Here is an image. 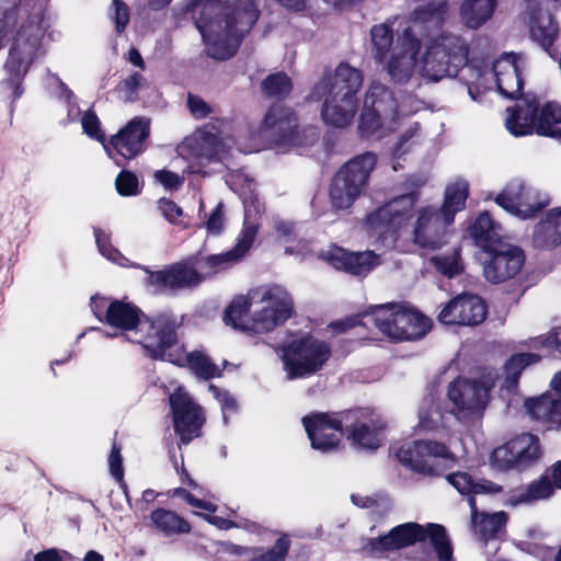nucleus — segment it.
<instances>
[{
  "label": "nucleus",
  "instance_id": "f257e3e1",
  "mask_svg": "<svg viewBox=\"0 0 561 561\" xmlns=\"http://www.w3.org/2000/svg\"><path fill=\"white\" fill-rule=\"evenodd\" d=\"M190 11L201 32L209 57H232L244 35L259 19L255 0H191Z\"/></svg>",
  "mask_w": 561,
  "mask_h": 561
},
{
  "label": "nucleus",
  "instance_id": "f03ea898",
  "mask_svg": "<svg viewBox=\"0 0 561 561\" xmlns=\"http://www.w3.org/2000/svg\"><path fill=\"white\" fill-rule=\"evenodd\" d=\"M45 0H0V49L5 38H12L4 68L8 81L14 87V96L22 94L18 82L25 76L39 48L43 31L41 21Z\"/></svg>",
  "mask_w": 561,
  "mask_h": 561
},
{
  "label": "nucleus",
  "instance_id": "7ed1b4c3",
  "mask_svg": "<svg viewBox=\"0 0 561 561\" xmlns=\"http://www.w3.org/2000/svg\"><path fill=\"white\" fill-rule=\"evenodd\" d=\"M293 308V299L284 287L263 286L245 297L234 298L225 311L224 321L242 331L266 333L283 324Z\"/></svg>",
  "mask_w": 561,
  "mask_h": 561
},
{
  "label": "nucleus",
  "instance_id": "20e7f679",
  "mask_svg": "<svg viewBox=\"0 0 561 561\" xmlns=\"http://www.w3.org/2000/svg\"><path fill=\"white\" fill-rule=\"evenodd\" d=\"M106 323L122 333H131L129 340L142 344L151 357L173 362L169 352L176 337L173 317L160 314L150 320L136 306L114 300L106 308Z\"/></svg>",
  "mask_w": 561,
  "mask_h": 561
},
{
  "label": "nucleus",
  "instance_id": "39448f33",
  "mask_svg": "<svg viewBox=\"0 0 561 561\" xmlns=\"http://www.w3.org/2000/svg\"><path fill=\"white\" fill-rule=\"evenodd\" d=\"M422 103L412 95L401 101L385 84L373 81L367 88L359 116L358 129L364 136L381 137L394 129L400 116L420 111Z\"/></svg>",
  "mask_w": 561,
  "mask_h": 561
},
{
  "label": "nucleus",
  "instance_id": "423d86ee",
  "mask_svg": "<svg viewBox=\"0 0 561 561\" xmlns=\"http://www.w3.org/2000/svg\"><path fill=\"white\" fill-rule=\"evenodd\" d=\"M363 320L370 321L392 341H416L431 330V320L405 302L371 306Z\"/></svg>",
  "mask_w": 561,
  "mask_h": 561
},
{
  "label": "nucleus",
  "instance_id": "0eeeda50",
  "mask_svg": "<svg viewBox=\"0 0 561 561\" xmlns=\"http://www.w3.org/2000/svg\"><path fill=\"white\" fill-rule=\"evenodd\" d=\"M254 188L255 183L249 181V195L243 197L244 224L237 244L225 253L202 256L196 260L195 270L202 280L238 264L251 249L259 230L257 217L264 211V205L260 203L254 194Z\"/></svg>",
  "mask_w": 561,
  "mask_h": 561
},
{
  "label": "nucleus",
  "instance_id": "6e6552de",
  "mask_svg": "<svg viewBox=\"0 0 561 561\" xmlns=\"http://www.w3.org/2000/svg\"><path fill=\"white\" fill-rule=\"evenodd\" d=\"M430 539L437 552L439 561H451L453 549L446 529L438 524L422 526L416 523H405L393 527L388 534L373 538L366 545V549L374 554L396 551L416 542Z\"/></svg>",
  "mask_w": 561,
  "mask_h": 561
},
{
  "label": "nucleus",
  "instance_id": "1a4fd4ad",
  "mask_svg": "<svg viewBox=\"0 0 561 561\" xmlns=\"http://www.w3.org/2000/svg\"><path fill=\"white\" fill-rule=\"evenodd\" d=\"M506 129L515 137L538 135L561 138V106L548 102L539 107L538 101L525 98L513 108H507Z\"/></svg>",
  "mask_w": 561,
  "mask_h": 561
},
{
  "label": "nucleus",
  "instance_id": "9d476101",
  "mask_svg": "<svg viewBox=\"0 0 561 561\" xmlns=\"http://www.w3.org/2000/svg\"><path fill=\"white\" fill-rule=\"evenodd\" d=\"M377 157L373 152L358 154L345 163L333 179L330 203L335 210H348L365 191Z\"/></svg>",
  "mask_w": 561,
  "mask_h": 561
},
{
  "label": "nucleus",
  "instance_id": "9b49d317",
  "mask_svg": "<svg viewBox=\"0 0 561 561\" xmlns=\"http://www.w3.org/2000/svg\"><path fill=\"white\" fill-rule=\"evenodd\" d=\"M466 64V49L460 37L444 34L431 41L419 64L423 77L438 81L445 77H455Z\"/></svg>",
  "mask_w": 561,
  "mask_h": 561
},
{
  "label": "nucleus",
  "instance_id": "f8f14e48",
  "mask_svg": "<svg viewBox=\"0 0 561 561\" xmlns=\"http://www.w3.org/2000/svg\"><path fill=\"white\" fill-rule=\"evenodd\" d=\"M331 356L328 343L311 335L283 346V363L289 379L304 378L321 370Z\"/></svg>",
  "mask_w": 561,
  "mask_h": 561
},
{
  "label": "nucleus",
  "instance_id": "ddd939ff",
  "mask_svg": "<svg viewBox=\"0 0 561 561\" xmlns=\"http://www.w3.org/2000/svg\"><path fill=\"white\" fill-rule=\"evenodd\" d=\"M397 456L404 466L428 476H438L448 463L455 462V456L448 447L434 440H415L403 445Z\"/></svg>",
  "mask_w": 561,
  "mask_h": 561
},
{
  "label": "nucleus",
  "instance_id": "4468645a",
  "mask_svg": "<svg viewBox=\"0 0 561 561\" xmlns=\"http://www.w3.org/2000/svg\"><path fill=\"white\" fill-rule=\"evenodd\" d=\"M296 116L286 106L274 104L267 111L263 121V130L278 145L307 147L319 139L317 127L309 126L297 129Z\"/></svg>",
  "mask_w": 561,
  "mask_h": 561
},
{
  "label": "nucleus",
  "instance_id": "2eb2a0df",
  "mask_svg": "<svg viewBox=\"0 0 561 561\" xmlns=\"http://www.w3.org/2000/svg\"><path fill=\"white\" fill-rule=\"evenodd\" d=\"M419 199L415 192L397 196L367 215L365 226L369 233L380 238L393 234L412 217Z\"/></svg>",
  "mask_w": 561,
  "mask_h": 561
},
{
  "label": "nucleus",
  "instance_id": "dca6fc26",
  "mask_svg": "<svg viewBox=\"0 0 561 561\" xmlns=\"http://www.w3.org/2000/svg\"><path fill=\"white\" fill-rule=\"evenodd\" d=\"M495 202L510 214L527 219L545 208L549 197L525 182L514 180L496 196Z\"/></svg>",
  "mask_w": 561,
  "mask_h": 561
},
{
  "label": "nucleus",
  "instance_id": "f3484780",
  "mask_svg": "<svg viewBox=\"0 0 561 561\" xmlns=\"http://www.w3.org/2000/svg\"><path fill=\"white\" fill-rule=\"evenodd\" d=\"M364 81L363 72L346 62L340 64L332 75L323 77L312 89L310 98H340L358 101L357 93Z\"/></svg>",
  "mask_w": 561,
  "mask_h": 561
},
{
  "label": "nucleus",
  "instance_id": "a211bd4d",
  "mask_svg": "<svg viewBox=\"0 0 561 561\" xmlns=\"http://www.w3.org/2000/svg\"><path fill=\"white\" fill-rule=\"evenodd\" d=\"M421 49V41L407 28L396 39L390 55L383 62L390 79L396 83L408 82L417 67L416 56Z\"/></svg>",
  "mask_w": 561,
  "mask_h": 561
},
{
  "label": "nucleus",
  "instance_id": "6ab92c4d",
  "mask_svg": "<svg viewBox=\"0 0 561 561\" xmlns=\"http://www.w3.org/2000/svg\"><path fill=\"white\" fill-rule=\"evenodd\" d=\"M539 456L540 446L538 437L525 433L495 448L491 460L493 466L501 470L523 469L537 460Z\"/></svg>",
  "mask_w": 561,
  "mask_h": 561
},
{
  "label": "nucleus",
  "instance_id": "aec40b11",
  "mask_svg": "<svg viewBox=\"0 0 561 561\" xmlns=\"http://www.w3.org/2000/svg\"><path fill=\"white\" fill-rule=\"evenodd\" d=\"M173 412L174 431L183 444H188L199 436L205 417L202 408L182 388H178L169 397Z\"/></svg>",
  "mask_w": 561,
  "mask_h": 561
},
{
  "label": "nucleus",
  "instance_id": "412c9836",
  "mask_svg": "<svg viewBox=\"0 0 561 561\" xmlns=\"http://www.w3.org/2000/svg\"><path fill=\"white\" fill-rule=\"evenodd\" d=\"M493 382L457 379L449 385L447 397L459 417L479 415L485 409Z\"/></svg>",
  "mask_w": 561,
  "mask_h": 561
},
{
  "label": "nucleus",
  "instance_id": "4be33fe9",
  "mask_svg": "<svg viewBox=\"0 0 561 561\" xmlns=\"http://www.w3.org/2000/svg\"><path fill=\"white\" fill-rule=\"evenodd\" d=\"M484 251L489 259L484 260L483 274L489 282L494 284L513 278L525 262L523 251L510 243L497 242V244Z\"/></svg>",
  "mask_w": 561,
  "mask_h": 561
},
{
  "label": "nucleus",
  "instance_id": "5701e85b",
  "mask_svg": "<svg viewBox=\"0 0 561 561\" xmlns=\"http://www.w3.org/2000/svg\"><path fill=\"white\" fill-rule=\"evenodd\" d=\"M311 447L321 453L337 448L343 436L342 420L334 414L313 413L302 417Z\"/></svg>",
  "mask_w": 561,
  "mask_h": 561
},
{
  "label": "nucleus",
  "instance_id": "b1692460",
  "mask_svg": "<svg viewBox=\"0 0 561 561\" xmlns=\"http://www.w3.org/2000/svg\"><path fill=\"white\" fill-rule=\"evenodd\" d=\"M486 306L477 295L462 294L449 300L438 314L445 324L474 327L486 318Z\"/></svg>",
  "mask_w": 561,
  "mask_h": 561
},
{
  "label": "nucleus",
  "instance_id": "393cba45",
  "mask_svg": "<svg viewBox=\"0 0 561 561\" xmlns=\"http://www.w3.org/2000/svg\"><path fill=\"white\" fill-rule=\"evenodd\" d=\"M453 221H446V217L433 207H424L419 210L413 229V242L427 250H437L446 243L447 226Z\"/></svg>",
  "mask_w": 561,
  "mask_h": 561
},
{
  "label": "nucleus",
  "instance_id": "a878e982",
  "mask_svg": "<svg viewBox=\"0 0 561 561\" xmlns=\"http://www.w3.org/2000/svg\"><path fill=\"white\" fill-rule=\"evenodd\" d=\"M327 260L334 268L355 276H365L383 263L381 255L373 251L348 252L342 248L332 249L328 253Z\"/></svg>",
  "mask_w": 561,
  "mask_h": 561
},
{
  "label": "nucleus",
  "instance_id": "bb28decb",
  "mask_svg": "<svg viewBox=\"0 0 561 561\" xmlns=\"http://www.w3.org/2000/svg\"><path fill=\"white\" fill-rule=\"evenodd\" d=\"M523 20L529 27L530 37L548 51L558 36V27L551 13L534 2H528Z\"/></svg>",
  "mask_w": 561,
  "mask_h": 561
},
{
  "label": "nucleus",
  "instance_id": "cd10ccee",
  "mask_svg": "<svg viewBox=\"0 0 561 561\" xmlns=\"http://www.w3.org/2000/svg\"><path fill=\"white\" fill-rule=\"evenodd\" d=\"M148 283L156 286L159 290H175L197 285L202 278L194 267L185 264H174L168 270L150 272Z\"/></svg>",
  "mask_w": 561,
  "mask_h": 561
},
{
  "label": "nucleus",
  "instance_id": "c85d7f7f",
  "mask_svg": "<svg viewBox=\"0 0 561 561\" xmlns=\"http://www.w3.org/2000/svg\"><path fill=\"white\" fill-rule=\"evenodd\" d=\"M148 136L149 125L140 118H134L112 138L111 144L122 157L131 159L145 150Z\"/></svg>",
  "mask_w": 561,
  "mask_h": 561
},
{
  "label": "nucleus",
  "instance_id": "c756f323",
  "mask_svg": "<svg viewBox=\"0 0 561 561\" xmlns=\"http://www.w3.org/2000/svg\"><path fill=\"white\" fill-rule=\"evenodd\" d=\"M493 72L499 92L507 99L520 95L523 80L513 54H506L493 64Z\"/></svg>",
  "mask_w": 561,
  "mask_h": 561
},
{
  "label": "nucleus",
  "instance_id": "7c9ffc66",
  "mask_svg": "<svg viewBox=\"0 0 561 561\" xmlns=\"http://www.w3.org/2000/svg\"><path fill=\"white\" fill-rule=\"evenodd\" d=\"M357 415L358 412L345 414L346 420H355L348 428L347 438L359 449L376 450L380 446L383 425L373 419L359 420Z\"/></svg>",
  "mask_w": 561,
  "mask_h": 561
},
{
  "label": "nucleus",
  "instance_id": "2f4dec72",
  "mask_svg": "<svg viewBox=\"0 0 561 561\" xmlns=\"http://www.w3.org/2000/svg\"><path fill=\"white\" fill-rule=\"evenodd\" d=\"M525 408L547 430H558L561 426V397L543 393L538 398L527 399Z\"/></svg>",
  "mask_w": 561,
  "mask_h": 561
},
{
  "label": "nucleus",
  "instance_id": "473e14b6",
  "mask_svg": "<svg viewBox=\"0 0 561 561\" xmlns=\"http://www.w3.org/2000/svg\"><path fill=\"white\" fill-rule=\"evenodd\" d=\"M533 243L537 249L550 250L561 244V207L549 210L534 228Z\"/></svg>",
  "mask_w": 561,
  "mask_h": 561
},
{
  "label": "nucleus",
  "instance_id": "72a5a7b5",
  "mask_svg": "<svg viewBox=\"0 0 561 561\" xmlns=\"http://www.w3.org/2000/svg\"><path fill=\"white\" fill-rule=\"evenodd\" d=\"M358 111V101L340 98H325L321 110V116L327 125L345 128L353 122Z\"/></svg>",
  "mask_w": 561,
  "mask_h": 561
},
{
  "label": "nucleus",
  "instance_id": "f704fd0d",
  "mask_svg": "<svg viewBox=\"0 0 561 561\" xmlns=\"http://www.w3.org/2000/svg\"><path fill=\"white\" fill-rule=\"evenodd\" d=\"M447 13V0H426L417 5L412 14L413 35L416 36L417 27L422 24L426 28L438 27Z\"/></svg>",
  "mask_w": 561,
  "mask_h": 561
},
{
  "label": "nucleus",
  "instance_id": "c9c22d12",
  "mask_svg": "<svg viewBox=\"0 0 561 561\" xmlns=\"http://www.w3.org/2000/svg\"><path fill=\"white\" fill-rule=\"evenodd\" d=\"M552 493L553 485L549 476L546 474L539 480L533 481L526 489L513 491L507 497V504L513 507L520 504H530L548 499Z\"/></svg>",
  "mask_w": 561,
  "mask_h": 561
},
{
  "label": "nucleus",
  "instance_id": "e433bc0d",
  "mask_svg": "<svg viewBox=\"0 0 561 561\" xmlns=\"http://www.w3.org/2000/svg\"><path fill=\"white\" fill-rule=\"evenodd\" d=\"M471 510L472 525L483 538H490L496 535L506 524L507 514L504 512H496L493 514L479 513L474 497L468 499Z\"/></svg>",
  "mask_w": 561,
  "mask_h": 561
},
{
  "label": "nucleus",
  "instance_id": "4c0bfd02",
  "mask_svg": "<svg viewBox=\"0 0 561 561\" xmlns=\"http://www.w3.org/2000/svg\"><path fill=\"white\" fill-rule=\"evenodd\" d=\"M447 481L462 495L473 497L474 494L499 493L502 488L489 480L474 481L467 472H455L447 477Z\"/></svg>",
  "mask_w": 561,
  "mask_h": 561
},
{
  "label": "nucleus",
  "instance_id": "58836bf2",
  "mask_svg": "<svg viewBox=\"0 0 561 561\" xmlns=\"http://www.w3.org/2000/svg\"><path fill=\"white\" fill-rule=\"evenodd\" d=\"M496 0H463L460 14L470 28L483 25L494 13Z\"/></svg>",
  "mask_w": 561,
  "mask_h": 561
},
{
  "label": "nucleus",
  "instance_id": "ea45409f",
  "mask_svg": "<svg viewBox=\"0 0 561 561\" xmlns=\"http://www.w3.org/2000/svg\"><path fill=\"white\" fill-rule=\"evenodd\" d=\"M151 525L164 536L187 534L190 524L175 512L165 508H157L150 514Z\"/></svg>",
  "mask_w": 561,
  "mask_h": 561
},
{
  "label": "nucleus",
  "instance_id": "a19ab883",
  "mask_svg": "<svg viewBox=\"0 0 561 561\" xmlns=\"http://www.w3.org/2000/svg\"><path fill=\"white\" fill-rule=\"evenodd\" d=\"M499 229L500 227L494 225L490 215L483 213L471 226L470 234L478 247L486 250L497 244V242H503Z\"/></svg>",
  "mask_w": 561,
  "mask_h": 561
},
{
  "label": "nucleus",
  "instance_id": "79ce46f5",
  "mask_svg": "<svg viewBox=\"0 0 561 561\" xmlns=\"http://www.w3.org/2000/svg\"><path fill=\"white\" fill-rule=\"evenodd\" d=\"M468 196V184L466 181H456L449 184L445 191V201L439 210L446 221H454L455 214L465 207Z\"/></svg>",
  "mask_w": 561,
  "mask_h": 561
},
{
  "label": "nucleus",
  "instance_id": "37998d69",
  "mask_svg": "<svg viewBox=\"0 0 561 561\" xmlns=\"http://www.w3.org/2000/svg\"><path fill=\"white\" fill-rule=\"evenodd\" d=\"M370 36L374 59L378 64H383L396 43L392 30L386 24L375 25L370 31Z\"/></svg>",
  "mask_w": 561,
  "mask_h": 561
},
{
  "label": "nucleus",
  "instance_id": "c03bdc74",
  "mask_svg": "<svg viewBox=\"0 0 561 561\" xmlns=\"http://www.w3.org/2000/svg\"><path fill=\"white\" fill-rule=\"evenodd\" d=\"M539 359L540 356L534 353H519L512 356L505 365V388L508 391L514 390L517 387L523 369L538 363Z\"/></svg>",
  "mask_w": 561,
  "mask_h": 561
},
{
  "label": "nucleus",
  "instance_id": "a18cd8bd",
  "mask_svg": "<svg viewBox=\"0 0 561 561\" xmlns=\"http://www.w3.org/2000/svg\"><path fill=\"white\" fill-rule=\"evenodd\" d=\"M201 147H207L208 157L219 156L222 147L220 128L216 124H207L201 128L195 137Z\"/></svg>",
  "mask_w": 561,
  "mask_h": 561
},
{
  "label": "nucleus",
  "instance_id": "49530a36",
  "mask_svg": "<svg viewBox=\"0 0 561 561\" xmlns=\"http://www.w3.org/2000/svg\"><path fill=\"white\" fill-rule=\"evenodd\" d=\"M444 425L443 412L435 404L433 398H426L419 411V426L425 431H431Z\"/></svg>",
  "mask_w": 561,
  "mask_h": 561
},
{
  "label": "nucleus",
  "instance_id": "de8ad7c7",
  "mask_svg": "<svg viewBox=\"0 0 561 561\" xmlns=\"http://www.w3.org/2000/svg\"><path fill=\"white\" fill-rule=\"evenodd\" d=\"M187 364L194 374L203 379H211L220 375L219 367L201 352L188 354Z\"/></svg>",
  "mask_w": 561,
  "mask_h": 561
},
{
  "label": "nucleus",
  "instance_id": "09e8293b",
  "mask_svg": "<svg viewBox=\"0 0 561 561\" xmlns=\"http://www.w3.org/2000/svg\"><path fill=\"white\" fill-rule=\"evenodd\" d=\"M262 90L268 96L283 98L290 92L291 81L283 72L274 73L262 82Z\"/></svg>",
  "mask_w": 561,
  "mask_h": 561
},
{
  "label": "nucleus",
  "instance_id": "8fccbe9b",
  "mask_svg": "<svg viewBox=\"0 0 561 561\" xmlns=\"http://www.w3.org/2000/svg\"><path fill=\"white\" fill-rule=\"evenodd\" d=\"M146 79L138 72H134L117 85V92L119 98L124 102H134L138 98V92Z\"/></svg>",
  "mask_w": 561,
  "mask_h": 561
},
{
  "label": "nucleus",
  "instance_id": "3c124183",
  "mask_svg": "<svg viewBox=\"0 0 561 561\" xmlns=\"http://www.w3.org/2000/svg\"><path fill=\"white\" fill-rule=\"evenodd\" d=\"M435 267L444 275L453 277L459 274L462 270L460 264L459 250L455 249L451 254L436 255L431 259Z\"/></svg>",
  "mask_w": 561,
  "mask_h": 561
},
{
  "label": "nucleus",
  "instance_id": "603ef678",
  "mask_svg": "<svg viewBox=\"0 0 561 561\" xmlns=\"http://www.w3.org/2000/svg\"><path fill=\"white\" fill-rule=\"evenodd\" d=\"M115 186L119 195L134 196L139 194V182L135 173L121 171L116 178Z\"/></svg>",
  "mask_w": 561,
  "mask_h": 561
},
{
  "label": "nucleus",
  "instance_id": "864d4df0",
  "mask_svg": "<svg viewBox=\"0 0 561 561\" xmlns=\"http://www.w3.org/2000/svg\"><path fill=\"white\" fill-rule=\"evenodd\" d=\"M94 234L101 254L108 259L110 261L117 263L118 265H125V261L127 260L116 249L112 247V244L108 242V238L106 237V234L100 229H95Z\"/></svg>",
  "mask_w": 561,
  "mask_h": 561
},
{
  "label": "nucleus",
  "instance_id": "5fc2aeb1",
  "mask_svg": "<svg viewBox=\"0 0 561 561\" xmlns=\"http://www.w3.org/2000/svg\"><path fill=\"white\" fill-rule=\"evenodd\" d=\"M420 139V126L419 124H413L410 126L399 138L396 147L393 148V153L396 156H401L407 152L413 145L417 144Z\"/></svg>",
  "mask_w": 561,
  "mask_h": 561
},
{
  "label": "nucleus",
  "instance_id": "6e6d98bb",
  "mask_svg": "<svg viewBox=\"0 0 561 561\" xmlns=\"http://www.w3.org/2000/svg\"><path fill=\"white\" fill-rule=\"evenodd\" d=\"M288 549L289 540L286 537H280L273 548L256 556L252 561H284Z\"/></svg>",
  "mask_w": 561,
  "mask_h": 561
},
{
  "label": "nucleus",
  "instance_id": "4d7b16f0",
  "mask_svg": "<svg viewBox=\"0 0 561 561\" xmlns=\"http://www.w3.org/2000/svg\"><path fill=\"white\" fill-rule=\"evenodd\" d=\"M81 124L84 133L89 137L101 142L104 141V133L100 127V119L93 111H87L83 114Z\"/></svg>",
  "mask_w": 561,
  "mask_h": 561
},
{
  "label": "nucleus",
  "instance_id": "13d9d810",
  "mask_svg": "<svg viewBox=\"0 0 561 561\" xmlns=\"http://www.w3.org/2000/svg\"><path fill=\"white\" fill-rule=\"evenodd\" d=\"M108 467L113 478L116 479L121 485L125 488L123 458L121 455V448L117 447L116 444H113L111 454L108 456Z\"/></svg>",
  "mask_w": 561,
  "mask_h": 561
},
{
  "label": "nucleus",
  "instance_id": "bf43d9fd",
  "mask_svg": "<svg viewBox=\"0 0 561 561\" xmlns=\"http://www.w3.org/2000/svg\"><path fill=\"white\" fill-rule=\"evenodd\" d=\"M224 205L219 203L216 208L211 211L207 222L206 228L208 233L219 234L222 232L225 228V215H224Z\"/></svg>",
  "mask_w": 561,
  "mask_h": 561
},
{
  "label": "nucleus",
  "instance_id": "052dcab7",
  "mask_svg": "<svg viewBox=\"0 0 561 561\" xmlns=\"http://www.w3.org/2000/svg\"><path fill=\"white\" fill-rule=\"evenodd\" d=\"M113 7L115 11L114 21L117 33L125 31L129 22V10L126 3L122 0H113Z\"/></svg>",
  "mask_w": 561,
  "mask_h": 561
},
{
  "label": "nucleus",
  "instance_id": "680f3d73",
  "mask_svg": "<svg viewBox=\"0 0 561 561\" xmlns=\"http://www.w3.org/2000/svg\"><path fill=\"white\" fill-rule=\"evenodd\" d=\"M187 106L195 118H204L211 113L210 106L197 95L188 94Z\"/></svg>",
  "mask_w": 561,
  "mask_h": 561
},
{
  "label": "nucleus",
  "instance_id": "e2e57ef3",
  "mask_svg": "<svg viewBox=\"0 0 561 561\" xmlns=\"http://www.w3.org/2000/svg\"><path fill=\"white\" fill-rule=\"evenodd\" d=\"M158 208L162 216L170 222L175 224L176 219L182 216V209L173 201L161 198L158 202Z\"/></svg>",
  "mask_w": 561,
  "mask_h": 561
},
{
  "label": "nucleus",
  "instance_id": "0e129e2a",
  "mask_svg": "<svg viewBox=\"0 0 561 561\" xmlns=\"http://www.w3.org/2000/svg\"><path fill=\"white\" fill-rule=\"evenodd\" d=\"M154 179L168 190H178L183 183L182 178L176 173L167 170L157 171L154 173Z\"/></svg>",
  "mask_w": 561,
  "mask_h": 561
},
{
  "label": "nucleus",
  "instance_id": "69168bd1",
  "mask_svg": "<svg viewBox=\"0 0 561 561\" xmlns=\"http://www.w3.org/2000/svg\"><path fill=\"white\" fill-rule=\"evenodd\" d=\"M175 495L183 497L193 507L204 510L210 513H215L217 511V506L215 504L196 499L193 494H191L188 491L184 489H176Z\"/></svg>",
  "mask_w": 561,
  "mask_h": 561
},
{
  "label": "nucleus",
  "instance_id": "338daca9",
  "mask_svg": "<svg viewBox=\"0 0 561 561\" xmlns=\"http://www.w3.org/2000/svg\"><path fill=\"white\" fill-rule=\"evenodd\" d=\"M209 389L214 392L216 399L221 405L222 412H224V419L226 420L227 412H234L237 410V401L233 397H231L226 391H220L214 386H210Z\"/></svg>",
  "mask_w": 561,
  "mask_h": 561
},
{
  "label": "nucleus",
  "instance_id": "774afa93",
  "mask_svg": "<svg viewBox=\"0 0 561 561\" xmlns=\"http://www.w3.org/2000/svg\"><path fill=\"white\" fill-rule=\"evenodd\" d=\"M535 346H547L561 353V329L549 333L546 337L534 339Z\"/></svg>",
  "mask_w": 561,
  "mask_h": 561
}]
</instances>
